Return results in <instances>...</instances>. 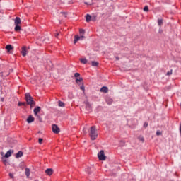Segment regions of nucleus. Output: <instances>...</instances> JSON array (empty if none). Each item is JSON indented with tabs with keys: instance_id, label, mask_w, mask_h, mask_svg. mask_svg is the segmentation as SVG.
I'll list each match as a JSON object with an SVG mask.
<instances>
[{
	"instance_id": "45",
	"label": "nucleus",
	"mask_w": 181,
	"mask_h": 181,
	"mask_svg": "<svg viewBox=\"0 0 181 181\" xmlns=\"http://www.w3.org/2000/svg\"><path fill=\"white\" fill-rule=\"evenodd\" d=\"M116 60H119V57H115Z\"/></svg>"
},
{
	"instance_id": "44",
	"label": "nucleus",
	"mask_w": 181,
	"mask_h": 181,
	"mask_svg": "<svg viewBox=\"0 0 181 181\" xmlns=\"http://www.w3.org/2000/svg\"><path fill=\"white\" fill-rule=\"evenodd\" d=\"M59 33H56L55 34V37H57V36H59Z\"/></svg>"
},
{
	"instance_id": "35",
	"label": "nucleus",
	"mask_w": 181,
	"mask_h": 181,
	"mask_svg": "<svg viewBox=\"0 0 181 181\" xmlns=\"http://www.w3.org/2000/svg\"><path fill=\"white\" fill-rule=\"evenodd\" d=\"M2 160L4 165H6V163H8V161L6 160V159H5V157H2Z\"/></svg>"
},
{
	"instance_id": "13",
	"label": "nucleus",
	"mask_w": 181,
	"mask_h": 181,
	"mask_svg": "<svg viewBox=\"0 0 181 181\" xmlns=\"http://www.w3.org/2000/svg\"><path fill=\"white\" fill-rule=\"evenodd\" d=\"M45 173L48 175V176H52V175H53V170L52 168H47L45 170Z\"/></svg>"
},
{
	"instance_id": "10",
	"label": "nucleus",
	"mask_w": 181,
	"mask_h": 181,
	"mask_svg": "<svg viewBox=\"0 0 181 181\" xmlns=\"http://www.w3.org/2000/svg\"><path fill=\"white\" fill-rule=\"evenodd\" d=\"M12 153H13V150H8L4 155V158H10L12 156Z\"/></svg>"
},
{
	"instance_id": "27",
	"label": "nucleus",
	"mask_w": 181,
	"mask_h": 181,
	"mask_svg": "<svg viewBox=\"0 0 181 181\" xmlns=\"http://www.w3.org/2000/svg\"><path fill=\"white\" fill-rule=\"evenodd\" d=\"M172 73H173V69H170V71H168L166 74L165 76H172Z\"/></svg>"
},
{
	"instance_id": "29",
	"label": "nucleus",
	"mask_w": 181,
	"mask_h": 181,
	"mask_svg": "<svg viewBox=\"0 0 181 181\" xmlns=\"http://www.w3.org/2000/svg\"><path fill=\"white\" fill-rule=\"evenodd\" d=\"M138 139H139V141H140L141 142H144V141H145V139H144V136H139L138 137Z\"/></svg>"
},
{
	"instance_id": "19",
	"label": "nucleus",
	"mask_w": 181,
	"mask_h": 181,
	"mask_svg": "<svg viewBox=\"0 0 181 181\" xmlns=\"http://www.w3.org/2000/svg\"><path fill=\"white\" fill-rule=\"evenodd\" d=\"M90 21H91V16L90 14H87L86 16V21L88 23Z\"/></svg>"
},
{
	"instance_id": "15",
	"label": "nucleus",
	"mask_w": 181,
	"mask_h": 181,
	"mask_svg": "<svg viewBox=\"0 0 181 181\" xmlns=\"http://www.w3.org/2000/svg\"><path fill=\"white\" fill-rule=\"evenodd\" d=\"M21 18L16 17L14 20V25H21Z\"/></svg>"
},
{
	"instance_id": "32",
	"label": "nucleus",
	"mask_w": 181,
	"mask_h": 181,
	"mask_svg": "<svg viewBox=\"0 0 181 181\" xmlns=\"http://www.w3.org/2000/svg\"><path fill=\"white\" fill-rule=\"evenodd\" d=\"M119 146H125V141H120Z\"/></svg>"
},
{
	"instance_id": "26",
	"label": "nucleus",
	"mask_w": 181,
	"mask_h": 181,
	"mask_svg": "<svg viewBox=\"0 0 181 181\" xmlns=\"http://www.w3.org/2000/svg\"><path fill=\"white\" fill-rule=\"evenodd\" d=\"M81 81H83V78H76V83L77 84H79L80 85V83H81Z\"/></svg>"
},
{
	"instance_id": "31",
	"label": "nucleus",
	"mask_w": 181,
	"mask_h": 181,
	"mask_svg": "<svg viewBox=\"0 0 181 181\" xmlns=\"http://www.w3.org/2000/svg\"><path fill=\"white\" fill-rule=\"evenodd\" d=\"M143 11L144 12H148L149 11V7L148 6H145L144 8H143Z\"/></svg>"
},
{
	"instance_id": "4",
	"label": "nucleus",
	"mask_w": 181,
	"mask_h": 181,
	"mask_svg": "<svg viewBox=\"0 0 181 181\" xmlns=\"http://www.w3.org/2000/svg\"><path fill=\"white\" fill-rule=\"evenodd\" d=\"M52 129L54 134H59L60 132V128L57 124H52Z\"/></svg>"
},
{
	"instance_id": "30",
	"label": "nucleus",
	"mask_w": 181,
	"mask_h": 181,
	"mask_svg": "<svg viewBox=\"0 0 181 181\" xmlns=\"http://www.w3.org/2000/svg\"><path fill=\"white\" fill-rule=\"evenodd\" d=\"M97 20V16H92L90 18V21H92L93 22H95V21Z\"/></svg>"
},
{
	"instance_id": "28",
	"label": "nucleus",
	"mask_w": 181,
	"mask_h": 181,
	"mask_svg": "<svg viewBox=\"0 0 181 181\" xmlns=\"http://www.w3.org/2000/svg\"><path fill=\"white\" fill-rule=\"evenodd\" d=\"M19 168H21L22 169V170H23V169H25V165L24 163H21L19 165Z\"/></svg>"
},
{
	"instance_id": "14",
	"label": "nucleus",
	"mask_w": 181,
	"mask_h": 181,
	"mask_svg": "<svg viewBox=\"0 0 181 181\" xmlns=\"http://www.w3.org/2000/svg\"><path fill=\"white\" fill-rule=\"evenodd\" d=\"M25 175L28 179H29V176H30V169L26 168L25 171Z\"/></svg>"
},
{
	"instance_id": "5",
	"label": "nucleus",
	"mask_w": 181,
	"mask_h": 181,
	"mask_svg": "<svg viewBox=\"0 0 181 181\" xmlns=\"http://www.w3.org/2000/svg\"><path fill=\"white\" fill-rule=\"evenodd\" d=\"M5 49L7 51V53H12V51L13 50V46H12L11 44H8L6 46Z\"/></svg>"
},
{
	"instance_id": "38",
	"label": "nucleus",
	"mask_w": 181,
	"mask_h": 181,
	"mask_svg": "<svg viewBox=\"0 0 181 181\" xmlns=\"http://www.w3.org/2000/svg\"><path fill=\"white\" fill-rule=\"evenodd\" d=\"M156 135H157V136H159V135H162V132H160V131L158 130L156 132Z\"/></svg>"
},
{
	"instance_id": "9",
	"label": "nucleus",
	"mask_w": 181,
	"mask_h": 181,
	"mask_svg": "<svg viewBox=\"0 0 181 181\" xmlns=\"http://www.w3.org/2000/svg\"><path fill=\"white\" fill-rule=\"evenodd\" d=\"M42 108L39 106H37L33 110L34 115H37L39 112H40V110Z\"/></svg>"
},
{
	"instance_id": "8",
	"label": "nucleus",
	"mask_w": 181,
	"mask_h": 181,
	"mask_svg": "<svg viewBox=\"0 0 181 181\" xmlns=\"http://www.w3.org/2000/svg\"><path fill=\"white\" fill-rule=\"evenodd\" d=\"M28 124H32V122H33L35 121V117H33V116H32V115H30L28 116V117L26 119Z\"/></svg>"
},
{
	"instance_id": "7",
	"label": "nucleus",
	"mask_w": 181,
	"mask_h": 181,
	"mask_svg": "<svg viewBox=\"0 0 181 181\" xmlns=\"http://www.w3.org/2000/svg\"><path fill=\"white\" fill-rule=\"evenodd\" d=\"M105 101H106L107 104H108V105H111V104H112V103H114V100L112 99V98H111L110 96H106Z\"/></svg>"
},
{
	"instance_id": "6",
	"label": "nucleus",
	"mask_w": 181,
	"mask_h": 181,
	"mask_svg": "<svg viewBox=\"0 0 181 181\" xmlns=\"http://www.w3.org/2000/svg\"><path fill=\"white\" fill-rule=\"evenodd\" d=\"M86 112H91V111H93V108L91 107V105H90V103L86 102Z\"/></svg>"
},
{
	"instance_id": "40",
	"label": "nucleus",
	"mask_w": 181,
	"mask_h": 181,
	"mask_svg": "<svg viewBox=\"0 0 181 181\" xmlns=\"http://www.w3.org/2000/svg\"><path fill=\"white\" fill-rule=\"evenodd\" d=\"M61 13L64 16V18H67V13H66V12H61Z\"/></svg>"
},
{
	"instance_id": "18",
	"label": "nucleus",
	"mask_w": 181,
	"mask_h": 181,
	"mask_svg": "<svg viewBox=\"0 0 181 181\" xmlns=\"http://www.w3.org/2000/svg\"><path fill=\"white\" fill-rule=\"evenodd\" d=\"M21 29V25H15V28H14L15 32H19Z\"/></svg>"
},
{
	"instance_id": "22",
	"label": "nucleus",
	"mask_w": 181,
	"mask_h": 181,
	"mask_svg": "<svg viewBox=\"0 0 181 181\" xmlns=\"http://www.w3.org/2000/svg\"><path fill=\"white\" fill-rule=\"evenodd\" d=\"M35 117H37V119L38 121H40V122H43V119L40 117V115H39V114L35 115Z\"/></svg>"
},
{
	"instance_id": "41",
	"label": "nucleus",
	"mask_w": 181,
	"mask_h": 181,
	"mask_svg": "<svg viewBox=\"0 0 181 181\" xmlns=\"http://www.w3.org/2000/svg\"><path fill=\"white\" fill-rule=\"evenodd\" d=\"M144 128H148V122H144Z\"/></svg>"
},
{
	"instance_id": "21",
	"label": "nucleus",
	"mask_w": 181,
	"mask_h": 181,
	"mask_svg": "<svg viewBox=\"0 0 181 181\" xmlns=\"http://www.w3.org/2000/svg\"><path fill=\"white\" fill-rule=\"evenodd\" d=\"M91 64L93 67H97V66H98L99 63H98V62L92 61Z\"/></svg>"
},
{
	"instance_id": "42",
	"label": "nucleus",
	"mask_w": 181,
	"mask_h": 181,
	"mask_svg": "<svg viewBox=\"0 0 181 181\" xmlns=\"http://www.w3.org/2000/svg\"><path fill=\"white\" fill-rule=\"evenodd\" d=\"M79 37H80V40H83L86 37H84V35H81L79 36Z\"/></svg>"
},
{
	"instance_id": "12",
	"label": "nucleus",
	"mask_w": 181,
	"mask_h": 181,
	"mask_svg": "<svg viewBox=\"0 0 181 181\" xmlns=\"http://www.w3.org/2000/svg\"><path fill=\"white\" fill-rule=\"evenodd\" d=\"M26 52H27L26 47L23 46L21 50V54L23 57H26V54H27Z\"/></svg>"
},
{
	"instance_id": "20",
	"label": "nucleus",
	"mask_w": 181,
	"mask_h": 181,
	"mask_svg": "<svg viewBox=\"0 0 181 181\" xmlns=\"http://www.w3.org/2000/svg\"><path fill=\"white\" fill-rule=\"evenodd\" d=\"M80 62L82 64H87V59L86 58H81Z\"/></svg>"
},
{
	"instance_id": "24",
	"label": "nucleus",
	"mask_w": 181,
	"mask_h": 181,
	"mask_svg": "<svg viewBox=\"0 0 181 181\" xmlns=\"http://www.w3.org/2000/svg\"><path fill=\"white\" fill-rule=\"evenodd\" d=\"M158 26H162L163 25V19H158Z\"/></svg>"
},
{
	"instance_id": "16",
	"label": "nucleus",
	"mask_w": 181,
	"mask_h": 181,
	"mask_svg": "<svg viewBox=\"0 0 181 181\" xmlns=\"http://www.w3.org/2000/svg\"><path fill=\"white\" fill-rule=\"evenodd\" d=\"M100 91L101 93H107V92L108 91V87H107V86H103V87L100 88Z\"/></svg>"
},
{
	"instance_id": "34",
	"label": "nucleus",
	"mask_w": 181,
	"mask_h": 181,
	"mask_svg": "<svg viewBox=\"0 0 181 181\" xmlns=\"http://www.w3.org/2000/svg\"><path fill=\"white\" fill-rule=\"evenodd\" d=\"M87 173H88V175H90L91 173V168L88 167L86 170Z\"/></svg>"
},
{
	"instance_id": "43",
	"label": "nucleus",
	"mask_w": 181,
	"mask_h": 181,
	"mask_svg": "<svg viewBox=\"0 0 181 181\" xmlns=\"http://www.w3.org/2000/svg\"><path fill=\"white\" fill-rule=\"evenodd\" d=\"M9 176L11 179H13V174L9 173Z\"/></svg>"
},
{
	"instance_id": "1",
	"label": "nucleus",
	"mask_w": 181,
	"mask_h": 181,
	"mask_svg": "<svg viewBox=\"0 0 181 181\" xmlns=\"http://www.w3.org/2000/svg\"><path fill=\"white\" fill-rule=\"evenodd\" d=\"M25 98L27 105H30V109H32V107H33V105H36V102L33 100V97L30 95V93H25Z\"/></svg>"
},
{
	"instance_id": "37",
	"label": "nucleus",
	"mask_w": 181,
	"mask_h": 181,
	"mask_svg": "<svg viewBox=\"0 0 181 181\" xmlns=\"http://www.w3.org/2000/svg\"><path fill=\"white\" fill-rule=\"evenodd\" d=\"M81 90L83 91H85V87H84V83H82V86L80 87Z\"/></svg>"
},
{
	"instance_id": "2",
	"label": "nucleus",
	"mask_w": 181,
	"mask_h": 181,
	"mask_svg": "<svg viewBox=\"0 0 181 181\" xmlns=\"http://www.w3.org/2000/svg\"><path fill=\"white\" fill-rule=\"evenodd\" d=\"M89 136L92 141H95V139H97V136H98V133H97V129L95 126H92L90 127V130L89 132Z\"/></svg>"
},
{
	"instance_id": "3",
	"label": "nucleus",
	"mask_w": 181,
	"mask_h": 181,
	"mask_svg": "<svg viewBox=\"0 0 181 181\" xmlns=\"http://www.w3.org/2000/svg\"><path fill=\"white\" fill-rule=\"evenodd\" d=\"M98 158L99 160H105L107 157L105 156V154H104L103 150H101L98 153Z\"/></svg>"
},
{
	"instance_id": "17",
	"label": "nucleus",
	"mask_w": 181,
	"mask_h": 181,
	"mask_svg": "<svg viewBox=\"0 0 181 181\" xmlns=\"http://www.w3.org/2000/svg\"><path fill=\"white\" fill-rule=\"evenodd\" d=\"M78 40H80V36H78V35H75V36H74V45H76V43L77 42H78Z\"/></svg>"
},
{
	"instance_id": "46",
	"label": "nucleus",
	"mask_w": 181,
	"mask_h": 181,
	"mask_svg": "<svg viewBox=\"0 0 181 181\" xmlns=\"http://www.w3.org/2000/svg\"><path fill=\"white\" fill-rule=\"evenodd\" d=\"M4 100H5L4 98H1V101L4 102Z\"/></svg>"
},
{
	"instance_id": "25",
	"label": "nucleus",
	"mask_w": 181,
	"mask_h": 181,
	"mask_svg": "<svg viewBox=\"0 0 181 181\" xmlns=\"http://www.w3.org/2000/svg\"><path fill=\"white\" fill-rule=\"evenodd\" d=\"M58 105H59V107H64L65 104H64V102H62L61 100H59L58 101Z\"/></svg>"
},
{
	"instance_id": "39",
	"label": "nucleus",
	"mask_w": 181,
	"mask_h": 181,
	"mask_svg": "<svg viewBox=\"0 0 181 181\" xmlns=\"http://www.w3.org/2000/svg\"><path fill=\"white\" fill-rule=\"evenodd\" d=\"M74 77H76V78H77V77H80V73H75Z\"/></svg>"
},
{
	"instance_id": "33",
	"label": "nucleus",
	"mask_w": 181,
	"mask_h": 181,
	"mask_svg": "<svg viewBox=\"0 0 181 181\" xmlns=\"http://www.w3.org/2000/svg\"><path fill=\"white\" fill-rule=\"evenodd\" d=\"M79 33L80 35H84V33H86V30H83V29H80L79 30Z\"/></svg>"
},
{
	"instance_id": "11",
	"label": "nucleus",
	"mask_w": 181,
	"mask_h": 181,
	"mask_svg": "<svg viewBox=\"0 0 181 181\" xmlns=\"http://www.w3.org/2000/svg\"><path fill=\"white\" fill-rule=\"evenodd\" d=\"M23 156V151H19L18 153H16V159H19V158H22Z\"/></svg>"
},
{
	"instance_id": "23",
	"label": "nucleus",
	"mask_w": 181,
	"mask_h": 181,
	"mask_svg": "<svg viewBox=\"0 0 181 181\" xmlns=\"http://www.w3.org/2000/svg\"><path fill=\"white\" fill-rule=\"evenodd\" d=\"M18 107H22V105H23V107H26V103H25V102H18Z\"/></svg>"
},
{
	"instance_id": "36",
	"label": "nucleus",
	"mask_w": 181,
	"mask_h": 181,
	"mask_svg": "<svg viewBox=\"0 0 181 181\" xmlns=\"http://www.w3.org/2000/svg\"><path fill=\"white\" fill-rule=\"evenodd\" d=\"M43 142V139L42 138H39L38 139V143L40 144V145H42V143Z\"/></svg>"
}]
</instances>
